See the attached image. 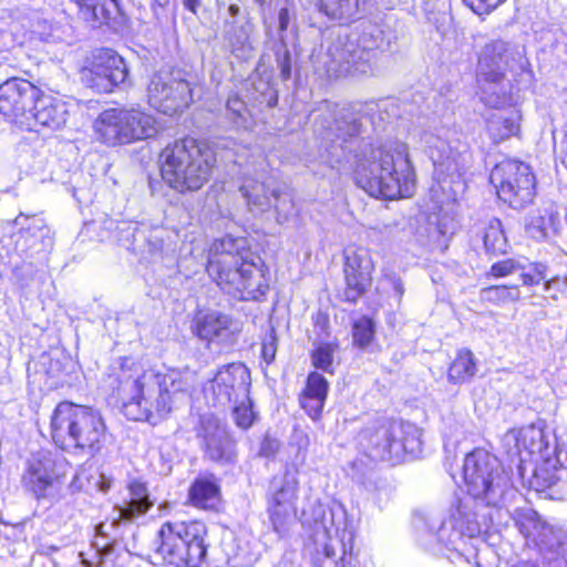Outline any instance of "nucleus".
Instances as JSON below:
<instances>
[{
	"mask_svg": "<svg viewBox=\"0 0 567 567\" xmlns=\"http://www.w3.org/2000/svg\"><path fill=\"white\" fill-rule=\"evenodd\" d=\"M508 434L514 439L515 454L520 462L534 465L533 474L539 488H550L561 480L566 468L556 443L549 440L544 427L528 424L512 429Z\"/></svg>",
	"mask_w": 567,
	"mask_h": 567,
	"instance_id": "obj_8",
	"label": "nucleus"
},
{
	"mask_svg": "<svg viewBox=\"0 0 567 567\" xmlns=\"http://www.w3.org/2000/svg\"><path fill=\"white\" fill-rule=\"evenodd\" d=\"M354 559L353 539L338 534L329 535L322 550L315 558V567H347Z\"/></svg>",
	"mask_w": 567,
	"mask_h": 567,
	"instance_id": "obj_25",
	"label": "nucleus"
},
{
	"mask_svg": "<svg viewBox=\"0 0 567 567\" xmlns=\"http://www.w3.org/2000/svg\"><path fill=\"white\" fill-rule=\"evenodd\" d=\"M279 31L286 32L289 27L290 14L288 8H281L278 12Z\"/></svg>",
	"mask_w": 567,
	"mask_h": 567,
	"instance_id": "obj_47",
	"label": "nucleus"
},
{
	"mask_svg": "<svg viewBox=\"0 0 567 567\" xmlns=\"http://www.w3.org/2000/svg\"><path fill=\"white\" fill-rule=\"evenodd\" d=\"M124 59L113 49L93 50L79 69L81 82L99 94L112 93L127 78Z\"/></svg>",
	"mask_w": 567,
	"mask_h": 567,
	"instance_id": "obj_14",
	"label": "nucleus"
},
{
	"mask_svg": "<svg viewBox=\"0 0 567 567\" xmlns=\"http://www.w3.org/2000/svg\"><path fill=\"white\" fill-rule=\"evenodd\" d=\"M312 323L322 333H328L330 329V318L326 311H318L312 316Z\"/></svg>",
	"mask_w": 567,
	"mask_h": 567,
	"instance_id": "obj_45",
	"label": "nucleus"
},
{
	"mask_svg": "<svg viewBox=\"0 0 567 567\" xmlns=\"http://www.w3.org/2000/svg\"><path fill=\"white\" fill-rule=\"evenodd\" d=\"M280 75L282 80H288L291 76V58L288 51L285 52L282 59L279 61Z\"/></svg>",
	"mask_w": 567,
	"mask_h": 567,
	"instance_id": "obj_46",
	"label": "nucleus"
},
{
	"mask_svg": "<svg viewBox=\"0 0 567 567\" xmlns=\"http://www.w3.org/2000/svg\"><path fill=\"white\" fill-rule=\"evenodd\" d=\"M186 505L204 513H219L223 507L220 478L212 472L197 474L187 487Z\"/></svg>",
	"mask_w": 567,
	"mask_h": 567,
	"instance_id": "obj_22",
	"label": "nucleus"
},
{
	"mask_svg": "<svg viewBox=\"0 0 567 567\" xmlns=\"http://www.w3.org/2000/svg\"><path fill=\"white\" fill-rule=\"evenodd\" d=\"M95 140L106 147L145 141L157 134L156 118L140 106L103 110L93 123Z\"/></svg>",
	"mask_w": 567,
	"mask_h": 567,
	"instance_id": "obj_7",
	"label": "nucleus"
},
{
	"mask_svg": "<svg viewBox=\"0 0 567 567\" xmlns=\"http://www.w3.org/2000/svg\"><path fill=\"white\" fill-rule=\"evenodd\" d=\"M555 216L553 213L545 210L544 213L538 212L537 215L530 217L529 228L538 230L539 235L547 236L548 229L554 225Z\"/></svg>",
	"mask_w": 567,
	"mask_h": 567,
	"instance_id": "obj_41",
	"label": "nucleus"
},
{
	"mask_svg": "<svg viewBox=\"0 0 567 567\" xmlns=\"http://www.w3.org/2000/svg\"><path fill=\"white\" fill-rule=\"evenodd\" d=\"M103 386L113 402L132 421L157 425L175 409L168 375L157 368H145L133 355H122L107 369Z\"/></svg>",
	"mask_w": 567,
	"mask_h": 567,
	"instance_id": "obj_1",
	"label": "nucleus"
},
{
	"mask_svg": "<svg viewBox=\"0 0 567 567\" xmlns=\"http://www.w3.org/2000/svg\"><path fill=\"white\" fill-rule=\"evenodd\" d=\"M25 120L20 127L28 131H38L40 128L58 130L62 127L68 117L66 103L48 92L41 86L29 107Z\"/></svg>",
	"mask_w": 567,
	"mask_h": 567,
	"instance_id": "obj_20",
	"label": "nucleus"
},
{
	"mask_svg": "<svg viewBox=\"0 0 567 567\" xmlns=\"http://www.w3.org/2000/svg\"><path fill=\"white\" fill-rule=\"evenodd\" d=\"M470 152L467 142L456 141L455 145L451 141L441 142L440 145L432 148L431 158L435 165L457 167L463 156Z\"/></svg>",
	"mask_w": 567,
	"mask_h": 567,
	"instance_id": "obj_31",
	"label": "nucleus"
},
{
	"mask_svg": "<svg viewBox=\"0 0 567 567\" xmlns=\"http://www.w3.org/2000/svg\"><path fill=\"white\" fill-rule=\"evenodd\" d=\"M353 0H318V9L330 19H342L351 10Z\"/></svg>",
	"mask_w": 567,
	"mask_h": 567,
	"instance_id": "obj_39",
	"label": "nucleus"
},
{
	"mask_svg": "<svg viewBox=\"0 0 567 567\" xmlns=\"http://www.w3.org/2000/svg\"><path fill=\"white\" fill-rule=\"evenodd\" d=\"M351 175L370 197L383 200L410 198L416 185L408 153L383 145H369L357 153Z\"/></svg>",
	"mask_w": 567,
	"mask_h": 567,
	"instance_id": "obj_3",
	"label": "nucleus"
},
{
	"mask_svg": "<svg viewBox=\"0 0 567 567\" xmlns=\"http://www.w3.org/2000/svg\"><path fill=\"white\" fill-rule=\"evenodd\" d=\"M245 196L247 197V199H248V202H249V203H252V204H255V205H262V203H261V202L250 199V197H249V195H248V194H245Z\"/></svg>",
	"mask_w": 567,
	"mask_h": 567,
	"instance_id": "obj_51",
	"label": "nucleus"
},
{
	"mask_svg": "<svg viewBox=\"0 0 567 567\" xmlns=\"http://www.w3.org/2000/svg\"><path fill=\"white\" fill-rule=\"evenodd\" d=\"M258 4L262 6L266 0H255Z\"/></svg>",
	"mask_w": 567,
	"mask_h": 567,
	"instance_id": "obj_54",
	"label": "nucleus"
},
{
	"mask_svg": "<svg viewBox=\"0 0 567 567\" xmlns=\"http://www.w3.org/2000/svg\"><path fill=\"white\" fill-rule=\"evenodd\" d=\"M513 567H539V565L532 560H519Z\"/></svg>",
	"mask_w": 567,
	"mask_h": 567,
	"instance_id": "obj_49",
	"label": "nucleus"
},
{
	"mask_svg": "<svg viewBox=\"0 0 567 567\" xmlns=\"http://www.w3.org/2000/svg\"><path fill=\"white\" fill-rule=\"evenodd\" d=\"M525 266L516 258H505L491 265L485 272L487 279H499L508 277L518 270H524Z\"/></svg>",
	"mask_w": 567,
	"mask_h": 567,
	"instance_id": "obj_38",
	"label": "nucleus"
},
{
	"mask_svg": "<svg viewBox=\"0 0 567 567\" xmlns=\"http://www.w3.org/2000/svg\"><path fill=\"white\" fill-rule=\"evenodd\" d=\"M548 267L545 262L533 261L528 264V270H518L519 278L525 287H535L540 284H545V289H549L553 282L551 279L547 278Z\"/></svg>",
	"mask_w": 567,
	"mask_h": 567,
	"instance_id": "obj_37",
	"label": "nucleus"
},
{
	"mask_svg": "<svg viewBox=\"0 0 567 567\" xmlns=\"http://www.w3.org/2000/svg\"><path fill=\"white\" fill-rule=\"evenodd\" d=\"M127 495L118 505L120 517L133 520L145 515L154 505L146 483L132 480L127 484Z\"/></svg>",
	"mask_w": 567,
	"mask_h": 567,
	"instance_id": "obj_26",
	"label": "nucleus"
},
{
	"mask_svg": "<svg viewBox=\"0 0 567 567\" xmlns=\"http://www.w3.org/2000/svg\"><path fill=\"white\" fill-rule=\"evenodd\" d=\"M514 524L526 542L533 546L548 545L555 537L554 527L530 508L517 509Z\"/></svg>",
	"mask_w": 567,
	"mask_h": 567,
	"instance_id": "obj_24",
	"label": "nucleus"
},
{
	"mask_svg": "<svg viewBox=\"0 0 567 567\" xmlns=\"http://www.w3.org/2000/svg\"><path fill=\"white\" fill-rule=\"evenodd\" d=\"M78 8L80 20L91 24H107L112 20V13L102 3L95 0H71Z\"/></svg>",
	"mask_w": 567,
	"mask_h": 567,
	"instance_id": "obj_35",
	"label": "nucleus"
},
{
	"mask_svg": "<svg viewBox=\"0 0 567 567\" xmlns=\"http://www.w3.org/2000/svg\"><path fill=\"white\" fill-rule=\"evenodd\" d=\"M236 442L229 435H213L206 439L205 453L215 462H228L236 456Z\"/></svg>",
	"mask_w": 567,
	"mask_h": 567,
	"instance_id": "obj_34",
	"label": "nucleus"
},
{
	"mask_svg": "<svg viewBox=\"0 0 567 567\" xmlns=\"http://www.w3.org/2000/svg\"><path fill=\"white\" fill-rule=\"evenodd\" d=\"M478 362L474 352L468 348H460L450 361L446 379L454 385L470 383L477 374Z\"/></svg>",
	"mask_w": 567,
	"mask_h": 567,
	"instance_id": "obj_28",
	"label": "nucleus"
},
{
	"mask_svg": "<svg viewBox=\"0 0 567 567\" xmlns=\"http://www.w3.org/2000/svg\"><path fill=\"white\" fill-rule=\"evenodd\" d=\"M14 230L11 236L14 238L17 250L27 252L43 245L45 240L52 243V231L45 219L40 214L20 213L13 220Z\"/></svg>",
	"mask_w": 567,
	"mask_h": 567,
	"instance_id": "obj_23",
	"label": "nucleus"
},
{
	"mask_svg": "<svg viewBox=\"0 0 567 567\" xmlns=\"http://www.w3.org/2000/svg\"><path fill=\"white\" fill-rule=\"evenodd\" d=\"M228 12H229L230 16L236 17V16L239 14L240 9H239V7L237 4H230L228 7Z\"/></svg>",
	"mask_w": 567,
	"mask_h": 567,
	"instance_id": "obj_50",
	"label": "nucleus"
},
{
	"mask_svg": "<svg viewBox=\"0 0 567 567\" xmlns=\"http://www.w3.org/2000/svg\"><path fill=\"white\" fill-rule=\"evenodd\" d=\"M377 329L373 318L368 315L360 316L351 323L352 346L364 350L375 341Z\"/></svg>",
	"mask_w": 567,
	"mask_h": 567,
	"instance_id": "obj_33",
	"label": "nucleus"
},
{
	"mask_svg": "<svg viewBox=\"0 0 567 567\" xmlns=\"http://www.w3.org/2000/svg\"><path fill=\"white\" fill-rule=\"evenodd\" d=\"M193 101L194 85L181 70H162L150 78L146 102L155 111L172 116L186 110Z\"/></svg>",
	"mask_w": 567,
	"mask_h": 567,
	"instance_id": "obj_12",
	"label": "nucleus"
},
{
	"mask_svg": "<svg viewBox=\"0 0 567 567\" xmlns=\"http://www.w3.org/2000/svg\"><path fill=\"white\" fill-rule=\"evenodd\" d=\"M414 441L403 422L393 417L379 421L369 433L372 456L391 465L403 463L415 453Z\"/></svg>",
	"mask_w": 567,
	"mask_h": 567,
	"instance_id": "obj_15",
	"label": "nucleus"
},
{
	"mask_svg": "<svg viewBox=\"0 0 567 567\" xmlns=\"http://www.w3.org/2000/svg\"><path fill=\"white\" fill-rule=\"evenodd\" d=\"M439 231H440L442 235H445V230H443V229L441 228V226H440V225H439Z\"/></svg>",
	"mask_w": 567,
	"mask_h": 567,
	"instance_id": "obj_55",
	"label": "nucleus"
},
{
	"mask_svg": "<svg viewBox=\"0 0 567 567\" xmlns=\"http://www.w3.org/2000/svg\"><path fill=\"white\" fill-rule=\"evenodd\" d=\"M520 113L515 109L502 110L491 115L486 128L493 143L498 144L520 132Z\"/></svg>",
	"mask_w": 567,
	"mask_h": 567,
	"instance_id": "obj_27",
	"label": "nucleus"
},
{
	"mask_svg": "<svg viewBox=\"0 0 567 567\" xmlns=\"http://www.w3.org/2000/svg\"><path fill=\"white\" fill-rule=\"evenodd\" d=\"M280 447V443L277 439L269 435H265L260 442L258 455L261 457H274Z\"/></svg>",
	"mask_w": 567,
	"mask_h": 567,
	"instance_id": "obj_43",
	"label": "nucleus"
},
{
	"mask_svg": "<svg viewBox=\"0 0 567 567\" xmlns=\"http://www.w3.org/2000/svg\"><path fill=\"white\" fill-rule=\"evenodd\" d=\"M504 470L498 457L483 446L464 455L462 481L465 491L475 499L487 501L503 481Z\"/></svg>",
	"mask_w": 567,
	"mask_h": 567,
	"instance_id": "obj_13",
	"label": "nucleus"
},
{
	"mask_svg": "<svg viewBox=\"0 0 567 567\" xmlns=\"http://www.w3.org/2000/svg\"><path fill=\"white\" fill-rule=\"evenodd\" d=\"M483 246L489 257L505 255L508 248L507 237L498 218H492L483 231Z\"/></svg>",
	"mask_w": 567,
	"mask_h": 567,
	"instance_id": "obj_32",
	"label": "nucleus"
},
{
	"mask_svg": "<svg viewBox=\"0 0 567 567\" xmlns=\"http://www.w3.org/2000/svg\"><path fill=\"white\" fill-rule=\"evenodd\" d=\"M519 300L520 290L515 284L491 285L480 291V301L487 306L504 307Z\"/></svg>",
	"mask_w": 567,
	"mask_h": 567,
	"instance_id": "obj_30",
	"label": "nucleus"
},
{
	"mask_svg": "<svg viewBox=\"0 0 567 567\" xmlns=\"http://www.w3.org/2000/svg\"><path fill=\"white\" fill-rule=\"evenodd\" d=\"M340 343L337 339L320 341L310 350L311 365L305 381V385L298 394V402L305 413L315 422L322 417L330 383L322 373L334 374V354L339 351Z\"/></svg>",
	"mask_w": 567,
	"mask_h": 567,
	"instance_id": "obj_11",
	"label": "nucleus"
},
{
	"mask_svg": "<svg viewBox=\"0 0 567 567\" xmlns=\"http://www.w3.org/2000/svg\"><path fill=\"white\" fill-rule=\"evenodd\" d=\"M40 85L21 78L10 76L0 83V115L4 121L21 125L32 105Z\"/></svg>",
	"mask_w": 567,
	"mask_h": 567,
	"instance_id": "obj_19",
	"label": "nucleus"
},
{
	"mask_svg": "<svg viewBox=\"0 0 567 567\" xmlns=\"http://www.w3.org/2000/svg\"><path fill=\"white\" fill-rule=\"evenodd\" d=\"M375 264L368 248L350 246L342 254V274L344 287L340 300L355 305L373 285Z\"/></svg>",
	"mask_w": 567,
	"mask_h": 567,
	"instance_id": "obj_16",
	"label": "nucleus"
},
{
	"mask_svg": "<svg viewBox=\"0 0 567 567\" xmlns=\"http://www.w3.org/2000/svg\"><path fill=\"white\" fill-rule=\"evenodd\" d=\"M297 470L286 471L282 482L267 497V512L274 532L285 535L298 515L299 480Z\"/></svg>",
	"mask_w": 567,
	"mask_h": 567,
	"instance_id": "obj_18",
	"label": "nucleus"
},
{
	"mask_svg": "<svg viewBox=\"0 0 567 567\" xmlns=\"http://www.w3.org/2000/svg\"><path fill=\"white\" fill-rule=\"evenodd\" d=\"M497 199L507 207L520 210L533 205L538 196V181L532 166L516 158L496 163L489 174Z\"/></svg>",
	"mask_w": 567,
	"mask_h": 567,
	"instance_id": "obj_9",
	"label": "nucleus"
},
{
	"mask_svg": "<svg viewBox=\"0 0 567 567\" xmlns=\"http://www.w3.org/2000/svg\"><path fill=\"white\" fill-rule=\"evenodd\" d=\"M507 0H463L464 4L477 16H488Z\"/></svg>",
	"mask_w": 567,
	"mask_h": 567,
	"instance_id": "obj_40",
	"label": "nucleus"
},
{
	"mask_svg": "<svg viewBox=\"0 0 567 567\" xmlns=\"http://www.w3.org/2000/svg\"><path fill=\"white\" fill-rule=\"evenodd\" d=\"M278 347V340L275 333V330L271 329L268 338L264 339L261 342V358L268 364H270L276 357Z\"/></svg>",
	"mask_w": 567,
	"mask_h": 567,
	"instance_id": "obj_42",
	"label": "nucleus"
},
{
	"mask_svg": "<svg viewBox=\"0 0 567 567\" xmlns=\"http://www.w3.org/2000/svg\"><path fill=\"white\" fill-rule=\"evenodd\" d=\"M217 167V153L204 138L185 135L168 142L157 156L163 185L176 195L202 190Z\"/></svg>",
	"mask_w": 567,
	"mask_h": 567,
	"instance_id": "obj_4",
	"label": "nucleus"
},
{
	"mask_svg": "<svg viewBox=\"0 0 567 567\" xmlns=\"http://www.w3.org/2000/svg\"><path fill=\"white\" fill-rule=\"evenodd\" d=\"M205 270L225 293L241 301H260L269 291V267L247 237L226 235L207 249Z\"/></svg>",
	"mask_w": 567,
	"mask_h": 567,
	"instance_id": "obj_2",
	"label": "nucleus"
},
{
	"mask_svg": "<svg viewBox=\"0 0 567 567\" xmlns=\"http://www.w3.org/2000/svg\"><path fill=\"white\" fill-rule=\"evenodd\" d=\"M509 45L496 39L487 42L477 56L476 82L482 87L501 84L505 78V68L508 65Z\"/></svg>",
	"mask_w": 567,
	"mask_h": 567,
	"instance_id": "obj_21",
	"label": "nucleus"
},
{
	"mask_svg": "<svg viewBox=\"0 0 567 567\" xmlns=\"http://www.w3.org/2000/svg\"><path fill=\"white\" fill-rule=\"evenodd\" d=\"M249 369L241 362L221 365L209 381L208 392L213 405L226 408L250 393Z\"/></svg>",
	"mask_w": 567,
	"mask_h": 567,
	"instance_id": "obj_17",
	"label": "nucleus"
},
{
	"mask_svg": "<svg viewBox=\"0 0 567 567\" xmlns=\"http://www.w3.org/2000/svg\"><path fill=\"white\" fill-rule=\"evenodd\" d=\"M272 195H274L276 198H278V197H279V195H280V192H279V190H272Z\"/></svg>",
	"mask_w": 567,
	"mask_h": 567,
	"instance_id": "obj_52",
	"label": "nucleus"
},
{
	"mask_svg": "<svg viewBox=\"0 0 567 567\" xmlns=\"http://www.w3.org/2000/svg\"><path fill=\"white\" fill-rule=\"evenodd\" d=\"M50 436L62 451L95 456L107 445L110 431L100 410L65 400L51 413Z\"/></svg>",
	"mask_w": 567,
	"mask_h": 567,
	"instance_id": "obj_5",
	"label": "nucleus"
},
{
	"mask_svg": "<svg viewBox=\"0 0 567 567\" xmlns=\"http://www.w3.org/2000/svg\"><path fill=\"white\" fill-rule=\"evenodd\" d=\"M116 9H118V0H111Z\"/></svg>",
	"mask_w": 567,
	"mask_h": 567,
	"instance_id": "obj_53",
	"label": "nucleus"
},
{
	"mask_svg": "<svg viewBox=\"0 0 567 567\" xmlns=\"http://www.w3.org/2000/svg\"><path fill=\"white\" fill-rule=\"evenodd\" d=\"M456 204H457L456 198H450L445 203V205H446L445 210H444L442 204L436 206V209H437L436 214L439 216V223H442V225L445 226L449 220L454 219Z\"/></svg>",
	"mask_w": 567,
	"mask_h": 567,
	"instance_id": "obj_44",
	"label": "nucleus"
},
{
	"mask_svg": "<svg viewBox=\"0 0 567 567\" xmlns=\"http://www.w3.org/2000/svg\"><path fill=\"white\" fill-rule=\"evenodd\" d=\"M230 405H233L231 413L236 426L245 431L250 429L257 419L250 393L247 398L231 402Z\"/></svg>",
	"mask_w": 567,
	"mask_h": 567,
	"instance_id": "obj_36",
	"label": "nucleus"
},
{
	"mask_svg": "<svg viewBox=\"0 0 567 567\" xmlns=\"http://www.w3.org/2000/svg\"><path fill=\"white\" fill-rule=\"evenodd\" d=\"M230 322L231 320L227 315L209 311L195 318L193 331L198 338L210 341L227 330Z\"/></svg>",
	"mask_w": 567,
	"mask_h": 567,
	"instance_id": "obj_29",
	"label": "nucleus"
},
{
	"mask_svg": "<svg viewBox=\"0 0 567 567\" xmlns=\"http://www.w3.org/2000/svg\"><path fill=\"white\" fill-rule=\"evenodd\" d=\"M71 471L66 457L41 450L25 461L20 484L25 494L42 502L60 494Z\"/></svg>",
	"mask_w": 567,
	"mask_h": 567,
	"instance_id": "obj_10",
	"label": "nucleus"
},
{
	"mask_svg": "<svg viewBox=\"0 0 567 567\" xmlns=\"http://www.w3.org/2000/svg\"><path fill=\"white\" fill-rule=\"evenodd\" d=\"M184 9L193 14H197L202 6V0H183Z\"/></svg>",
	"mask_w": 567,
	"mask_h": 567,
	"instance_id": "obj_48",
	"label": "nucleus"
},
{
	"mask_svg": "<svg viewBox=\"0 0 567 567\" xmlns=\"http://www.w3.org/2000/svg\"><path fill=\"white\" fill-rule=\"evenodd\" d=\"M207 536L199 518L166 520L156 532L154 556L164 567H209Z\"/></svg>",
	"mask_w": 567,
	"mask_h": 567,
	"instance_id": "obj_6",
	"label": "nucleus"
}]
</instances>
